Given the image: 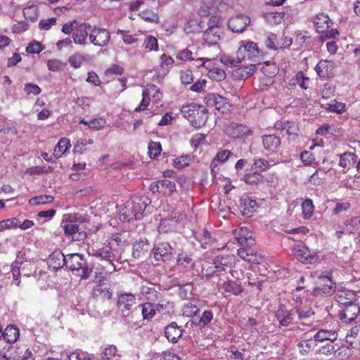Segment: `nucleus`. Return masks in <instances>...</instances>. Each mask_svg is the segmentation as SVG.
I'll return each instance as SVG.
<instances>
[{
    "label": "nucleus",
    "instance_id": "603ef678",
    "mask_svg": "<svg viewBox=\"0 0 360 360\" xmlns=\"http://www.w3.org/2000/svg\"><path fill=\"white\" fill-rule=\"evenodd\" d=\"M202 274L205 278L210 281L213 283V281H217L221 276H222L224 273H221L219 269H215V265L209 266L207 269H202Z\"/></svg>",
    "mask_w": 360,
    "mask_h": 360
},
{
    "label": "nucleus",
    "instance_id": "4be33fe9",
    "mask_svg": "<svg viewBox=\"0 0 360 360\" xmlns=\"http://www.w3.org/2000/svg\"><path fill=\"white\" fill-rule=\"evenodd\" d=\"M235 263L236 257L233 255H218L214 258L213 265H215V269H219L221 273H227L226 271L231 269Z\"/></svg>",
    "mask_w": 360,
    "mask_h": 360
},
{
    "label": "nucleus",
    "instance_id": "7c9ffc66",
    "mask_svg": "<svg viewBox=\"0 0 360 360\" xmlns=\"http://www.w3.org/2000/svg\"><path fill=\"white\" fill-rule=\"evenodd\" d=\"M257 207L256 200L245 197L241 200L240 211L242 215L250 217L256 211Z\"/></svg>",
    "mask_w": 360,
    "mask_h": 360
},
{
    "label": "nucleus",
    "instance_id": "37998d69",
    "mask_svg": "<svg viewBox=\"0 0 360 360\" xmlns=\"http://www.w3.org/2000/svg\"><path fill=\"white\" fill-rule=\"evenodd\" d=\"M314 337L315 341L323 342L324 340H330L333 342L337 339L338 334L333 330L322 329L319 330Z\"/></svg>",
    "mask_w": 360,
    "mask_h": 360
},
{
    "label": "nucleus",
    "instance_id": "338daca9",
    "mask_svg": "<svg viewBox=\"0 0 360 360\" xmlns=\"http://www.w3.org/2000/svg\"><path fill=\"white\" fill-rule=\"evenodd\" d=\"M162 151V146L160 142H155L151 141L148 143V155L151 159H155L160 155Z\"/></svg>",
    "mask_w": 360,
    "mask_h": 360
},
{
    "label": "nucleus",
    "instance_id": "9d476101",
    "mask_svg": "<svg viewBox=\"0 0 360 360\" xmlns=\"http://www.w3.org/2000/svg\"><path fill=\"white\" fill-rule=\"evenodd\" d=\"M136 304L135 295L131 292H123L117 295V308L123 317L129 316Z\"/></svg>",
    "mask_w": 360,
    "mask_h": 360
},
{
    "label": "nucleus",
    "instance_id": "09e8293b",
    "mask_svg": "<svg viewBox=\"0 0 360 360\" xmlns=\"http://www.w3.org/2000/svg\"><path fill=\"white\" fill-rule=\"evenodd\" d=\"M120 355L115 345H109L104 348L101 354V360H116Z\"/></svg>",
    "mask_w": 360,
    "mask_h": 360
},
{
    "label": "nucleus",
    "instance_id": "4d7b16f0",
    "mask_svg": "<svg viewBox=\"0 0 360 360\" xmlns=\"http://www.w3.org/2000/svg\"><path fill=\"white\" fill-rule=\"evenodd\" d=\"M266 46L272 50H278L282 48L281 43L277 35L274 33H269L264 40Z\"/></svg>",
    "mask_w": 360,
    "mask_h": 360
},
{
    "label": "nucleus",
    "instance_id": "39448f33",
    "mask_svg": "<svg viewBox=\"0 0 360 360\" xmlns=\"http://www.w3.org/2000/svg\"><path fill=\"white\" fill-rule=\"evenodd\" d=\"M313 22L316 31L321 34V41L335 38L339 34L337 29H329L333 23L329 16L324 13L316 14L314 17Z\"/></svg>",
    "mask_w": 360,
    "mask_h": 360
},
{
    "label": "nucleus",
    "instance_id": "e2e57ef3",
    "mask_svg": "<svg viewBox=\"0 0 360 360\" xmlns=\"http://www.w3.org/2000/svg\"><path fill=\"white\" fill-rule=\"evenodd\" d=\"M230 106L231 105L226 98L217 94V99L214 106L216 110L222 113H224L229 110Z\"/></svg>",
    "mask_w": 360,
    "mask_h": 360
},
{
    "label": "nucleus",
    "instance_id": "5701e85b",
    "mask_svg": "<svg viewBox=\"0 0 360 360\" xmlns=\"http://www.w3.org/2000/svg\"><path fill=\"white\" fill-rule=\"evenodd\" d=\"M295 314V311L294 309L289 310L285 305H280L276 311L275 316L280 325L288 326L292 323Z\"/></svg>",
    "mask_w": 360,
    "mask_h": 360
},
{
    "label": "nucleus",
    "instance_id": "8fccbe9b",
    "mask_svg": "<svg viewBox=\"0 0 360 360\" xmlns=\"http://www.w3.org/2000/svg\"><path fill=\"white\" fill-rule=\"evenodd\" d=\"M232 155L233 153L229 150L227 149L217 152V153L216 154L210 164L212 171H213L214 168L217 166V162L220 163H224Z\"/></svg>",
    "mask_w": 360,
    "mask_h": 360
},
{
    "label": "nucleus",
    "instance_id": "6ab92c4d",
    "mask_svg": "<svg viewBox=\"0 0 360 360\" xmlns=\"http://www.w3.org/2000/svg\"><path fill=\"white\" fill-rule=\"evenodd\" d=\"M172 250L169 243L162 242L158 243L153 249L155 259L161 262L170 260L172 256Z\"/></svg>",
    "mask_w": 360,
    "mask_h": 360
},
{
    "label": "nucleus",
    "instance_id": "9b49d317",
    "mask_svg": "<svg viewBox=\"0 0 360 360\" xmlns=\"http://www.w3.org/2000/svg\"><path fill=\"white\" fill-rule=\"evenodd\" d=\"M213 283L217 285L219 290H223L224 292L236 296L240 295L244 290L240 284L229 278L228 273H224L217 281L214 280Z\"/></svg>",
    "mask_w": 360,
    "mask_h": 360
},
{
    "label": "nucleus",
    "instance_id": "6e6d98bb",
    "mask_svg": "<svg viewBox=\"0 0 360 360\" xmlns=\"http://www.w3.org/2000/svg\"><path fill=\"white\" fill-rule=\"evenodd\" d=\"M54 201V197L51 195H39L30 198L28 201L30 205H39L52 203Z\"/></svg>",
    "mask_w": 360,
    "mask_h": 360
},
{
    "label": "nucleus",
    "instance_id": "f03ea898",
    "mask_svg": "<svg viewBox=\"0 0 360 360\" xmlns=\"http://www.w3.org/2000/svg\"><path fill=\"white\" fill-rule=\"evenodd\" d=\"M181 113L195 128L204 126L208 118V110L203 105L195 103L183 105Z\"/></svg>",
    "mask_w": 360,
    "mask_h": 360
},
{
    "label": "nucleus",
    "instance_id": "49530a36",
    "mask_svg": "<svg viewBox=\"0 0 360 360\" xmlns=\"http://www.w3.org/2000/svg\"><path fill=\"white\" fill-rule=\"evenodd\" d=\"M176 264L185 268H193L195 266V262L191 254L181 252L177 256Z\"/></svg>",
    "mask_w": 360,
    "mask_h": 360
},
{
    "label": "nucleus",
    "instance_id": "6e6552de",
    "mask_svg": "<svg viewBox=\"0 0 360 360\" xmlns=\"http://www.w3.org/2000/svg\"><path fill=\"white\" fill-rule=\"evenodd\" d=\"M295 311L298 318V321L296 323L297 329L304 331L312 326L314 312L311 307L307 304H300L295 307Z\"/></svg>",
    "mask_w": 360,
    "mask_h": 360
},
{
    "label": "nucleus",
    "instance_id": "680f3d73",
    "mask_svg": "<svg viewBox=\"0 0 360 360\" xmlns=\"http://www.w3.org/2000/svg\"><path fill=\"white\" fill-rule=\"evenodd\" d=\"M196 54L194 53L190 47H186L184 49H182L176 53V58L184 61H192L195 60Z\"/></svg>",
    "mask_w": 360,
    "mask_h": 360
},
{
    "label": "nucleus",
    "instance_id": "473e14b6",
    "mask_svg": "<svg viewBox=\"0 0 360 360\" xmlns=\"http://www.w3.org/2000/svg\"><path fill=\"white\" fill-rule=\"evenodd\" d=\"M165 333L169 341L176 342L181 337L183 330L175 322H172L165 328Z\"/></svg>",
    "mask_w": 360,
    "mask_h": 360
},
{
    "label": "nucleus",
    "instance_id": "69168bd1",
    "mask_svg": "<svg viewBox=\"0 0 360 360\" xmlns=\"http://www.w3.org/2000/svg\"><path fill=\"white\" fill-rule=\"evenodd\" d=\"M139 15L145 21H147L149 22H158V21H159V16H158V13L152 10H149V9L143 10V11H140Z\"/></svg>",
    "mask_w": 360,
    "mask_h": 360
},
{
    "label": "nucleus",
    "instance_id": "a878e982",
    "mask_svg": "<svg viewBox=\"0 0 360 360\" xmlns=\"http://www.w3.org/2000/svg\"><path fill=\"white\" fill-rule=\"evenodd\" d=\"M150 250V245L146 238L136 241L132 248V256L135 259L145 258Z\"/></svg>",
    "mask_w": 360,
    "mask_h": 360
},
{
    "label": "nucleus",
    "instance_id": "58836bf2",
    "mask_svg": "<svg viewBox=\"0 0 360 360\" xmlns=\"http://www.w3.org/2000/svg\"><path fill=\"white\" fill-rule=\"evenodd\" d=\"M323 107L328 112H335L338 115L343 114L347 109L345 103L338 101L336 99L332 100L325 105H323Z\"/></svg>",
    "mask_w": 360,
    "mask_h": 360
},
{
    "label": "nucleus",
    "instance_id": "f704fd0d",
    "mask_svg": "<svg viewBox=\"0 0 360 360\" xmlns=\"http://www.w3.org/2000/svg\"><path fill=\"white\" fill-rule=\"evenodd\" d=\"M115 250V247H112L107 245L105 247L99 248L97 250H94V252L92 253V255L105 260L108 262L109 264L110 262H112V258L114 257L113 251Z\"/></svg>",
    "mask_w": 360,
    "mask_h": 360
},
{
    "label": "nucleus",
    "instance_id": "4c0bfd02",
    "mask_svg": "<svg viewBox=\"0 0 360 360\" xmlns=\"http://www.w3.org/2000/svg\"><path fill=\"white\" fill-rule=\"evenodd\" d=\"M70 141L68 138H62L59 140L53 149V156L58 159L62 157L70 148Z\"/></svg>",
    "mask_w": 360,
    "mask_h": 360
},
{
    "label": "nucleus",
    "instance_id": "4468645a",
    "mask_svg": "<svg viewBox=\"0 0 360 360\" xmlns=\"http://www.w3.org/2000/svg\"><path fill=\"white\" fill-rule=\"evenodd\" d=\"M176 184L169 179H162L153 182L150 185V190L153 193H161L165 196H171L176 191Z\"/></svg>",
    "mask_w": 360,
    "mask_h": 360
},
{
    "label": "nucleus",
    "instance_id": "774afa93",
    "mask_svg": "<svg viewBox=\"0 0 360 360\" xmlns=\"http://www.w3.org/2000/svg\"><path fill=\"white\" fill-rule=\"evenodd\" d=\"M347 231L351 233L360 232V217L352 218L346 224Z\"/></svg>",
    "mask_w": 360,
    "mask_h": 360
},
{
    "label": "nucleus",
    "instance_id": "7ed1b4c3",
    "mask_svg": "<svg viewBox=\"0 0 360 360\" xmlns=\"http://www.w3.org/2000/svg\"><path fill=\"white\" fill-rule=\"evenodd\" d=\"M91 25L87 22H79L77 20H70L63 25L61 32L65 34H72L73 41L76 44L86 45Z\"/></svg>",
    "mask_w": 360,
    "mask_h": 360
},
{
    "label": "nucleus",
    "instance_id": "864d4df0",
    "mask_svg": "<svg viewBox=\"0 0 360 360\" xmlns=\"http://www.w3.org/2000/svg\"><path fill=\"white\" fill-rule=\"evenodd\" d=\"M302 214L304 219H310L314 212V205L311 199H305L302 205Z\"/></svg>",
    "mask_w": 360,
    "mask_h": 360
},
{
    "label": "nucleus",
    "instance_id": "ddd939ff",
    "mask_svg": "<svg viewBox=\"0 0 360 360\" xmlns=\"http://www.w3.org/2000/svg\"><path fill=\"white\" fill-rule=\"evenodd\" d=\"M221 64L224 65L221 58H212V63L206 64V69L208 70L207 76L210 79L221 82L226 78V74Z\"/></svg>",
    "mask_w": 360,
    "mask_h": 360
},
{
    "label": "nucleus",
    "instance_id": "bf43d9fd",
    "mask_svg": "<svg viewBox=\"0 0 360 360\" xmlns=\"http://www.w3.org/2000/svg\"><path fill=\"white\" fill-rule=\"evenodd\" d=\"M142 46L148 52L157 51L158 50V41L157 38L151 35L146 36Z\"/></svg>",
    "mask_w": 360,
    "mask_h": 360
},
{
    "label": "nucleus",
    "instance_id": "e433bc0d",
    "mask_svg": "<svg viewBox=\"0 0 360 360\" xmlns=\"http://www.w3.org/2000/svg\"><path fill=\"white\" fill-rule=\"evenodd\" d=\"M108 265L110 266L108 269H106L107 266H103L102 264H98L96 267L94 279L95 283H98L100 281L103 282L105 279V276L111 274L115 270V266L112 262H110Z\"/></svg>",
    "mask_w": 360,
    "mask_h": 360
},
{
    "label": "nucleus",
    "instance_id": "a211bd4d",
    "mask_svg": "<svg viewBox=\"0 0 360 360\" xmlns=\"http://www.w3.org/2000/svg\"><path fill=\"white\" fill-rule=\"evenodd\" d=\"M233 234L241 245L252 246L255 244L252 231L247 227H240L233 230Z\"/></svg>",
    "mask_w": 360,
    "mask_h": 360
},
{
    "label": "nucleus",
    "instance_id": "cd10ccee",
    "mask_svg": "<svg viewBox=\"0 0 360 360\" xmlns=\"http://www.w3.org/2000/svg\"><path fill=\"white\" fill-rule=\"evenodd\" d=\"M66 256L60 250L53 251L48 259V266L53 270H58L65 266Z\"/></svg>",
    "mask_w": 360,
    "mask_h": 360
},
{
    "label": "nucleus",
    "instance_id": "052dcab7",
    "mask_svg": "<svg viewBox=\"0 0 360 360\" xmlns=\"http://www.w3.org/2000/svg\"><path fill=\"white\" fill-rule=\"evenodd\" d=\"M294 80L302 89H307L311 84L309 77H307L302 71L296 73Z\"/></svg>",
    "mask_w": 360,
    "mask_h": 360
},
{
    "label": "nucleus",
    "instance_id": "ea45409f",
    "mask_svg": "<svg viewBox=\"0 0 360 360\" xmlns=\"http://www.w3.org/2000/svg\"><path fill=\"white\" fill-rule=\"evenodd\" d=\"M357 155L350 152H345L340 156L339 165L345 169H350L357 161Z\"/></svg>",
    "mask_w": 360,
    "mask_h": 360
},
{
    "label": "nucleus",
    "instance_id": "a19ab883",
    "mask_svg": "<svg viewBox=\"0 0 360 360\" xmlns=\"http://www.w3.org/2000/svg\"><path fill=\"white\" fill-rule=\"evenodd\" d=\"M273 162L272 160H267L264 158H255L253 160V164L252 165V169L255 170L257 172H259L262 174V172L267 171L271 166L276 165L275 162L273 164H271V162Z\"/></svg>",
    "mask_w": 360,
    "mask_h": 360
},
{
    "label": "nucleus",
    "instance_id": "c85d7f7f",
    "mask_svg": "<svg viewBox=\"0 0 360 360\" xmlns=\"http://www.w3.org/2000/svg\"><path fill=\"white\" fill-rule=\"evenodd\" d=\"M357 297V293L352 290H339L335 295L336 301L343 305L354 304Z\"/></svg>",
    "mask_w": 360,
    "mask_h": 360
},
{
    "label": "nucleus",
    "instance_id": "c9c22d12",
    "mask_svg": "<svg viewBox=\"0 0 360 360\" xmlns=\"http://www.w3.org/2000/svg\"><path fill=\"white\" fill-rule=\"evenodd\" d=\"M320 283L323 285L321 290L324 293H331L335 290L336 284L332 280V274L328 273L327 275L322 274L319 277Z\"/></svg>",
    "mask_w": 360,
    "mask_h": 360
},
{
    "label": "nucleus",
    "instance_id": "20e7f679",
    "mask_svg": "<svg viewBox=\"0 0 360 360\" xmlns=\"http://www.w3.org/2000/svg\"><path fill=\"white\" fill-rule=\"evenodd\" d=\"M262 56L263 52L259 50L257 44L250 40H243L240 41L236 58L256 64L260 63V57Z\"/></svg>",
    "mask_w": 360,
    "mask_h": 360
},
{
    "label": "nucleus",
    "instance_id": "de8ad7c7",
    "mask_svg": "<svg viewBox=\"0 0 360 360\" xmlns=\"http://www.w3.org/2000/svg\"><path fill=\"white\" fill-rule=\"evenodd\" d=\"M220 39V31L207 29L203 34V40L208 45L216 44Z\"/></svg>",
    "mask_w": 360,
    "mask_h": 360
},
{
    "label": "nucleus",
    "instance_id": "c03bdc74",
    "mask_svg": "<svg viewBox=\"0 0 360 360\" xmlns=\"http://www.w3.org/2000/svg\"><path fill=\"white\" fill-rule=\"evenodd\" d=\"M29 351L25 347L15 345L10 347L6 352L13 360H21Z\"/></svg>",
    "mask_w": 360,
    "mask_h": 360
},
{
    "label": "nucleus",
    "instance_id": "dca6fc26",
    "mask_svg": "<svg viewBox=\"0 0 360 360\" xmlns=\"http://www.w3.org/2000/svg\"><path fill=\"white\" fill-rule=\"evenodd\" d=\"M291 8H285L282 12H266L262 16L269 25L274 26L281 24L285 20H288L291 16Z\"/></svg>",
    "mask_w": 360,
    "mask_h": 360
},
{
    "label": "nucleus",
    "instance_id": "2f4dec72",
    "mask_svg": "<svg viewBox=\"0 0 360 360\" xmlns=\"http://www.w3.org/2000/svg\"><path fill=\"white\" fill-rule=\"evenodd\" d=\"M155 284L147 281L146 284H142L140 288V294L145 297L148 300L155 301L158 298V291L155 288Z\"/></svg>",
    "mask_w": 360,
    "mask_h": 360
},
{
    "label": "nucleus",
    "instance_id": "0eeeda50",
    "mask_svg": "<svg viewBox=\"0 0 360 360\" xmlns=\"http://www.w3.org/2000/svg\"><path fill=\"white\" fill-rule=\"evenodd\" d=\"M65 266L72 271H81L78 274L80 279H88L90 277L91 269H90L84 261L82 255L77 253L66 255Z\"/></svg>",
    "mask_w": 360,
    "mask_h": 360
},
{
    "label": "nucleus",
    "instance_id": "b1692460",
    "mask_svg": "<svg viewBox=\"0 0 360 360\" xmlns=\"http://www.w3.org/2000/svg\"><path fill=\"white\" fill-rule=\"evenodd\" d=\"M262 143L265 150L269 154L277 153L281 148V139L273 134L263 136Z\"/></svg>",
    "mask_w": 360,
    "mask_h": 360
},
{
    "label": "nucleus",
    "instance_id": "2eb2a0df",
    "mask_svg": "<svg viewBox=\"0 0 360 360\" xmlns=\"http://www.w3.org/2000/svg\"><path fill=\"white\" fill-rule=\"evenodd\" d=\"M317 75L321 79H330L335 76V66L332 60L322 59L314 68Z\"/></svg>",
    "mask_w": 360,
    "mask_h": 360
},
{
    "label": "nucleus",
    "instance_id": "0e129e2a",
    "mask_svg": "<svg viewBox=\"0 0 360 360\" xmlns=\"http://www.w3.org/2000/svg\"><path fill=\"white\" fill-rule=\"evenodd\" d=\"M335 86L331 83H325L320 90L321 96L324 99H328L335 96Z\"/></svg>",
    "mask_w": 360,
    "mask_h": 360
},
{
    "label": "nucleus",
    "instance_id": "13d9d810",
    "mask_svg": "<svg viewBox=\"0 0 360 360\" xmlns=\"http://www.w3.org/2000/svg\"><path fill=\"white\" fill-rule=\"evenodd\" d=\"M199 311V307L192 302H188L182 307L183 315L188 318L195 316Z\"/></svg>",
    "mask_w": 360,
    "mask_h": 360
},
{
    "label": "nucleus",
    "instance_id": "393cba45",
    "mask_svg": "<svg viewBox=\"0 0 360 360\" xmlns=\"http://www.w3.org/2000/svg\"><path fill=\"white\" fill-rule=\"evenodd\" d=\"M226 131L228 136L233 139H240L252 134L248 126L238 123H231Z\"/></svg>",
    "mask_w": 360,
    "mask_h": 360
},
{
    "label": "nucleus",
    "instance_id": "412c9836",
    "mask_svg": "<svg viewBox=\"0 0 360 360\" xmlns=\"http://www.w3.org/2000/svg\"><path fill=\"white\" fill-rule=\"evenodd\" d=\"M360 316V307L356 304L345 305V308L339 312V318L342 322L351 323L357 316Z\"/></svg>",
    "mask_w": 360,
    "mask_h": 360
},
{
    "label": "nucleus",
    "instance_id": "a18cd8bd",
    "mask_svg": "<svg viewBox=\"0 0 360 360\" xmlns=\"http://www.w3.org/2000/svg\"><path fill=\"white\" fill-rule=\"evenodd\" d=\"M264 179V176L253 170L252 172H248L245 174L243 177V180L245 182V184L251 186H257L260 183L262 182Z\"/></svg>",
    "mask_w": 360,
    "mask_h": 360
},
{
    "label": "nucleus",
    "instance_id": "c756f323",
    "mask_svg": "<svg viewBox=\"0 0 360 360\" xmlns=\"http://www.w3.org/2000/svg\"><path fill=\"white\" fill-rule=\"evenodd\" d=\"M238 255L243 260L253 264H259L262 261L260 254L254 252L251 249L240 248L238 250Z\"/></svg>",
    "mask_w": 360,
    "mask_h": 360
},
{
    "label": "nucleus",
    "instance_id": "5fc2aeb1",
    "mask_svg": "<svg viewBox=\"0 0 360 360\" xmlns=\"http://www.w3.org/2000/svg\"><path fill=\"white\" fill-rule=\"evenodd\" d=\"M177 220L174 219H163L160 221L158 226V231L160 233H168L173 231L176 226Z\"/></svg>",
    "mask_w": 360,
    "mask_h": 360
},
{
    "label": "nucleus",
    "instance_id": "bb28decb",
    "mask_svg": "<svg viewBox=\"0 0 360 360\" xmlns=\"http://www.w3.org/2000/svg\"><path fill=\"white\" fill-rule=\"evenodd\" d=\"M275 129L285 134L289 137H295L297 135L299 127L295 122L280 120L276 122Z\"/></svg>",
    "mask_w": 360,
    "mask_h": 360
},
{
    "label": "nucleus",
    "instance_id": "79ce46f5",
    "mask_svg": "<svg viewBox=\"0 0 360 360\" xmlns=\"http://www.w3.org/2000/svg\"><path fill=\"white\" fill-rule=\"evenodd\" d=\"M20 335L19 329L14 325L8 326L3 332L2 336L9 343L15 342Z\"/></svg>",
    "mask_w": 360,
    "mask_h": 360
},
{
    "label": "nucleus",
    "instance_id": "3c124183",
    "mask_svg": "<svg viewBox=\"0 0 360 360\" xmlns=\"http://www.w3.org/2000/svg\"><path fill=\"white\" fill-rule=\"evenodd\" d=\"M141 314L143 319L150 320L155 315L157 307L151 302H145L141 304Z\"/></svg>",
    "mask_w": 360,
    "mask_h": 360
},
{
    "label": "nucleus",
    "instance_id": "423d86ee",
    "mask_svg": "<svg viewBox=\"0 0 360 360\" xmlns=\"http://www.w3.org/2000/svg\"><path fill=\"white\" fill-rule=\"evenodd\" d=\"M141 96V101L135 108V112H141L146 110L151 101L158 105L163 97L160 88L152 84H147L144 86L142 90Z\"/></svg>",
    "mask_w": 360,
    "mask_h": 360
},
{
    "label": "nucleus",
    "instance_id": "72a5a7b5",
    "mask_svg": "<svg viewBox=\"0 0 360 360\" xmlns=\"http://www.w3.org/2000/svg\"><path fill=\"white\" fill-rule=\"evenodd\" d=\"M346 342L352 348H360V326L353 327L346 336Z\"/></svg>",
    "mask_w": 360,
    "mask_h": 360
},
{
    "label": "nucleus",
    "instance_id": "1a4fd4ad",
    "mask_svg": "<svg viewBox=\"0 0 360 360\" xmlns=\"http://www.w3.org/2000/svg\"><path fill=\"white\" fill-rule=\"evenodd\" d=\"M295 257L305 264H314L319 260V253L320 250L311 251L309 248L300 244L295 245L292 248Z\"/></svg>",
    "mask_w": 360,
    "mask_h": 360
},
{
    "label": "nucleus",
    "instance_id": "f257e3e1",
    "mask_svg": "<svg viewBox=\"0 0 360 360\" xmlns=\"http://www.w3.org/2000/svg\"><path fill=\"white\" fill-rule=\"evenodd\" d=\"M221 61L224 65L233 68V77L236 79H244L251 76L256 70V64L238 60L229 56H222Z\"/></svg>",
    "mask_w": 360,
    "mask_h": 360
},
{
    "label": "nucleus",
    "instance_id": "f3484780",
    "mask_svg": "<svg viewBox=\"0 0 360 360\" xmlns=\"http://www.w3.org/2000/svg\"><path fill=\"white\" fill-rule=\"evenodd\" d=\"M93 288L91 295L94 299L105 302L112 299V293L110 290V284L100 281Z\"/></svg>",
    "mask_w": 360,
    "mask_h": 360
},
{
    "label": "nucleus",
    "instance_id": "f8f14e48",
    "mask_svg": "<svg viewBox=\"0 0 360 360\" xmlns=\"http://www.w3.org/2000/svg\"><path fill=\"white\" fill-rule=\"evenodd\" d=\"M89 39L96 46L104 47L108 44L110 39V32L98 26L91 28Z\"/></svg>",
    "mask_w": 360,
    "mask_h": 360
},
{
    "label": "nucleus",
    "instance_id": "aec40b11",
    "mask_svg": "<svg viewBox=\"0 0 360 360\" xmlns=\"http://www.w3.org/2000/svg\"><path fill=\"white\" fill-rule=\"evenodd\" d=\"M250 22V19L248 15L239 14L229 20L228 27L233 32H242Z\"/></svg>",
    "mask_w": 360,
    "mask_h": 360
}]
</instances>
